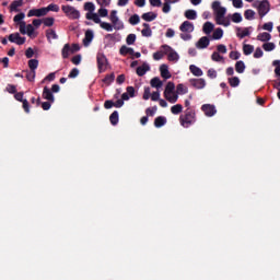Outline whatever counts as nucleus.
<instances>
[{
	"label": "nucleus",
	"mask_w": 280,
	"mask_h": 280,
	"mask_svg": "<svg viewBox=\"0 0 280 280\" xmlns=\"http://www.w3.org/2000/svg\"><path fill=\"white\" fill-rule=\"evenodd\" d=\"M156 16H159V14L154 12H147L141 15V19L147 21V23H152V21H155Z\"/></svg>",
	"instance_id": "16"
},
{
	"label": "nucleus",
	"mask_w": 280,
	"mask_h": 280,
	"mask_svg": "<svg viewBox=\"0 0 280 280\" xmlns=\"http://www.w3.org/2000/svg\"><path fill=\"white\" fill-rule=\"evenodd\" d=\"M224 36V31L222 28H217L212 34V40H220Z\"/></svg>",
	"instance_id": "37"
},
{
	"label": "nucleus",
	"mask_w": 280,
	"mask_h": 280,
	"mask_svg": "<svg viewBox=\"0 0 280 280\" xmlns=\"http://www.w3.org/2000/svg\"><path fill=\"white\" fill-rule=\"evenodd\" d=\"M113 106L115 108H121V106H124V100L120 98V100H117L116 102H113L110 100L105 101L104 108H106V110L113 108Z\"/></svg>",
	"instance_id": "9"
},
{
	"label": "nucleus",
	"mask_w": 280,
	"mask_h": 280,
	"mask_svg": "<svg viewBox=\"0 0 280 280\" xmlns=\"http://www.w3.org/2000/svg\"><path fill=\"white\" fill-rule=\"evenodd\" d=\"M244 16L247 21H253L255 19V11L248 9L244 12Z\"/></svg>",
	"instance_id": "47"
},
{
	"label": "nucleus",
	"mask_w": 280,
	"mask_h": 280,
	"mask_svg": "<svg viewBox=\"0 0 280 280\" xmlns=\"http://www.w3.org/2000/svg\"><path fill=\"white\" fill-rule=\"evenodd\" d=\"M23 73H25V78L26 80H28V82H34V80H36L35 70H26V71H23Z\"/></svg>",
	"instance_id": "32"
},
{
	"label": "nucleus",
	"mask_w": 280,
	"mask_h": 280,
	"mask_svg": "<svg viewBox=\"0 0 280 280\" xmlns=\"http://www.w3.org/2000/svg\"><path fill=\"white\" fill-rule=\"evenodd\" d=\"M23 5V0H14L10 4L11 12H19V8Z\"/></svg>",
	"instance_id": "30"
},
{
	"label": "nucleus",
	"mask_w": 280,
	"mask_h": 280,
	"mask_svg": "<svg viewBox=\"0 0 280 280\" xmlns=\"http://www.w3.org/2000/svg\"><path fill=\"white\" fill-rule=\"evenodd\" d=\"M179 122L183 128H189V126H194L196 124V109L187 108L185 114L179 117Z\"/></svg>",
	"instance_id": "2"
},
{
	"label": "nucleus",
	"mask_w": 280,
	"mask_h": 280,
	"mask_svg": "<svg viewBox=\"0 0 280 280\" xmlns=\"http://www.w3.org/2000/svg\"><path fill=\"white\" fill-rule=\"evenodd\" d=\"M270 12V2L268 0H262L258 5V14L261 19Z\"/></svg>",
	"instance_id": "5"
},
{
	"label": "nucleus",
	"mask_w": 280,
	"mask_h": 280,
	"mask_svg": "<svg viewBox=\"0 0 280 280\" xmlns=\"http://www.w3.org/2000/svg\"><path fill=\"white\" fill-rule=\"evenodd\" d=\"M120 56H135V49L128 46H121L119 49Z\"/></svg>",
	"instance_id": "18"
},
{
	"label": "nucleus",
	"mask_w": 280,
	"mask_h": 280,
	"mask_svg": "<svg viewBox=\"0 0 280 280\" xmlns=\"http://www.w3.org/2000/svg\"><path fill=\"white\" fill-rule=\"evenodd\" d=\"M236 30H237L236 36L238 38H246V36H250V31H249L250 28H248V27H245L243 30L237 27Z\"/></svg>",
	"instance_id": "23"
},
{
	"label": "nucleus",
	"mask_w": 280,
	"mask_h": 280,
	"mask_svg": "<svg viewBox=\"0 0 280 280\" xmlns=\"http://www.w3.org/2000/svg\"><path fill=\"white\" fill-rule=\"evenodd\" d=\"M100 26L102 27V30H105L106 32H113V25L110 23L101 22Z\"/></svg>",
	"instance_id": "48"
},
{
	"label": "nucleus",
	"mask_w": 280,
	"mask_h": 280,
	"mask_svg": "<svg viewBox=\"0 0 280 280\" xmlns=\"http://www.w3.org/2000/svg\"><path fill=\"white\" fill-rule=\"evenodd\" d=\"M72 65H80L82 62V56L81 55H75L71 59Z\"/></svg>",
	"instance_id": "59"
},
{
	"label": "nucleus",
	"mask_w": 280,
	"mask_h": 280,
	"mask_svg": "<svg viewBox=\"0 0 280 280\" xmlns=\"http://www.w3.org/2000/svg\"><path fill=\"white\" fill-rule=\"evenodd\" d=\"M103 82H104V84H107V86L110 85V84H113V82H115V73L112 72L110 74H107V75L103 79Z\"/></svg>",
	"instance_id": "40"
},
{
	"label": "nucleus",
	"mask_w": 280,
	"mask_h": 280,
	"mask_svg": "<svg viewBox=\"0 0 280 280\" xmlns=\"http://www.w3.org/2000/svg\"><path fill=\"white\" fill-rule=\"evenodd\" d=\"M46 38L49 43H51V38L52 40L58 39V34H56V31L49 28L46 31Z\"/></svg>",
	"instance_id": "31"
},
{
	"label": "nucleus",
	"mask_w": 280,
	"mask_h": 280,
	"mask_svg": "<svg viewBox=\"0 0 280 280\" xmlns=\"http://www.w3.org/2000/svg\"><path fill=\"white\" fill-rule=\"evenodd\" d=\"M184 16H186L188 21H196V19H198V13L196 12V10L189 9L185 11Z\"/></svg>",
	"instance_id": "21"
},
{
	"label": "nucleus",
	"mask_w": 280,
	"mask_h": 280,
	"mask_svg": "<svg viewBox=\"0 0 280 280\" xmlns=\"http://www.w3.org/2000/svg\"><path fill=\"white\" fill-rule=\"evenodd\" d=\"M160 72H161V77L164 80H170V78H172V73H170V69H168L167 65H162L160 67Z\"/></svg>",
	"instance_id": "15"
},
{
	"label": "nucleus",
	"mask_w": 280,
	"mask_h": 280,
	"mask_svg": "<svg viewBox=\"0 0 280 280\" xmlns=\"http://www.w3.org/2000/svg\"><path fill=\"white\" fill-rule=\"evenodd\" d=\"M150 84L152 89H161V86H163V81H161L160 78L154 77L153 79H151Z\"/></svg>",
	"instance_id": "29"
},
{
	"label": "nucleus",
	"mask_w": 280,
	"mask_h": 280,
	"mask_svg": "<svg viewBox=\"0 0 280 280\" xmlns=\"http://www.w3.org/2000/svg\"><path fill=\"white\" fill-rule=\"evenodd\" d=\"M179 30H180V32L191 34V32H194V30H195L194 23H191L189 21H184L180 24Z\"/></svg>",
	"instance_id": "11"
},
{
	"label": "nucleus",
	"mask_w": 280,
	"mask_h": 280,
	"mask_svg": "<svg viewBox=\"0 0 280 280\" xmlns=\"http://www.w3.org/2000/svg\"><path fill=\"white\" fill-rule=\"evenodd\" d=\"M215 26L213 25V23L211 22H206L202 26V32L203 34H206L207 36H209V34H211V32H213V28Z\"/></svg>",
	"instance_id": "25"
},
{
	"label": "nucleus",
	"mask_w": 280,
	"mask_h": 280,
	"mask_svg": "<svg viewBox=\"0 0 280 280\" xmlns=\"http://www.w3.org/2000/svg\"><path fill=\"white\" fill-rule=\"evenodd\" d=\"M43 97L44 100H47L51 104H54L55 102L54 92H51V90H49V88L47 86L44 88Z\"/></svg>",
	"instance_id": "13"
},
{
	"label": "nucleus",
	"mask_w": 280,
	"mask_h": 280,
	"mask_svg": "<svg viewBox=\"0 0 280 280\" xmlns=\"http://www.w3.org/2000/svg\"><path fill=\"white\" fill-rule=\"evenodd\" d=\"M84 10L88 11V14H93V12H95V4H93V2H85Z\"/></svg>",
	"instance_id": "43"
},
{
	"label": "nucleus",
	"mask_w": 280,
	"mask_h": 280,
	"mask_svg": "<svg viewBox=\"0 0 280 280\" xmlns=\"http://www.w3.org/2000/svg\"><path fill=\"white\" fill-rule=\"evenodd\" d=\"M150 71V66L148 63H143L142 66H139L136 70L137 75L140 78H143L144 73H148Z\"/></svg>",
	"instance_id": "17"
},
{
	"label": "nucleus",
	"mask_w": 280,
	"mask_h": 280,
	"mask_svg": "<svg viewBox=\"0 0 280 280\" xmlns=\"http://www.w3.org/2000/svg\"><path fill=\"white\" fill-rule=\"evenodd\" d=\"M235 71L236 73H244V71H246V65L244 63V61H236Z\"/></svg>",
	"instance_id": "33"
},
{
	"label": "nucleus",
	"mask_w": 280,
	"mask_h": 280,
	"mask_svg": "<svg viewBox=\"0 0 280 280\" xmlns=\"http://www.w3.org/2000/svg\"><path fill=\"white\" fill-rule=\"evenodd\" d=\"M8 40L10 43H15V45H25V37H21L20 33H12L9 35Z\"/></svg>",
	"instance_id": "7"
},
{
	"label": "nucleus",
	"mask_w": 280,
	"mask_h": 280,
	"mask_svg": "<svg viewBox=\"0 0 280 280\" xmlns=\"http://www.w3.org/2000/svg\"><path fill=\"white\" fill-rule=\"evenodd\" d=\"M112 23H113L115 30H118V31L124 30V23L120 22L119 19H118V21H114Z\"/></svg>",
	"instance_id": "61"
},
{
	"label": "nucleus",
	"mask_w": 280,
	"mask_h": 280,
	"mask_svg": "<svg viewBox=\"0 0 280 280\" xmlns=\"http://www.w3.org/2000/svg\"><path fill=\"white\" fill-rule=\"evenodd\" d=\"M109 121L112 126H117L119 124V112L114 110L109 116Z\"/></svg>",
	"instance_id": "27"
},
{
	"label": "nucleus",
	"mask_w": 280,
	"mask_h": 280,
	"mask_svg": "<svg viewBox=\"0 0 280 280\" xmlns=\"http://www.w3.org/2000/svg\"><path fill=\"white\" fill-rule=\"evenodd\" d=\"M189 71L190 73H192V75H196V78H201V75H203L202 69H200L196 65H190Z\"/></svg>",
	"instance_id": "19"
},
{
	"label": "nucleus",
	"mask_w": 280,
	"mask_h": 280,
	"mask_svg": "<svg viewBox=\"0 0 280 280\" xmlns=\"http://www.w3.org/2000/svg\"><path fill=\"white\" fill-rule=\"evenodd\" d=\"M46 10V14L49 12H60V7H58V4H49L48 7L45 8Z\"/></svg>",
	"instance_id": "42"
},
{
	"label": "nucleus",
	"mask_w": 280,
	"mask_h": 280,
	"mask_svg": "<svg viewBox=\"0 0 280 280\" xmlns=\"http://www.w3.org/2000/svg\"><path fill=\"white\" fill-rule=\"evenodd\" d=\"M167 124V118L164 116H159L154 119V126L155 128H163Z\"/></svg>",
	"instance_id": "20"
},
{
	"label": "nucleus",
	"mask_w": 280,
	"mask_h": 280,
	"mask_svg": "<svg viewBox=\"0 0 280 280\" xmlns=\"http://www.w3.org/2000/svg\"><path fill=\"white\" fill-rule=\"evenodd\" d=\"M156 110H158L156 106H154V107H148V108L145 109V115H147V117H154Z\"/></svg>",
	"instance_id": "49"
},
{
	"label": "nucleus",
	"mask_w": 280,
	"mask_h": 280,
	"mask_svg": "<svg viewBox=\"0 0 280 280\" xmlns=\"http://www.w3.org/2000/svg\"><path fill=\"white\" fill-rule=\"evenodd\" d=\"M78 75H80V70L78 68H73L68 74V78L73 79L78 78Z\"/></svg>",
	"instance_id": "57"
},
{
	"label": "nucleus",
	"mask_w": 280,
	"mask_h": 280,
	"mask_svg": "<svg viewBox=\"0 0 280 280\" xmlns=\"http://www.w3.org/2000/svg\"><path fill=\"white\" fill-rule=\"evenodd\" d=\"M93 38H94L93 31L92 30H88L85 32V37L83 38V45L85 47H89V45H91V43L93 42Z\"/></svg>",
	"instance_id": "14"
},
{
	"label": "nucleus",
	"mask_w": 280,
	"mask_h": 280,
	"mask_svg": "<svg viewBox=\"0 0 280 280\" xmlns=\"http://www.w3.org/2000/svg\"><path fill=\"white\" fill-rule=\"evenodd\" d=\"M171 113L173 115H180V113H183V105L182 104H176V105H173L171 107Z\"/></svg>",
	"instance_id": "39"
},
{
	"label": "nucleus",
	"mask_w": 280,
	"mask_h": 280,
	"mask_svg": "<svg viewBox=\"0 0 280 280\" xmlns=\"http://www.w3.org/2000/svg\"><path fill=\"white\" fill-rule=\"evenodd\" d=\"M212 10L215 12L217 25H223L229 27L231 25V20L224 18L226 15V8L220 5V1L212 2Z\"/></svg>",
	"instance_id": "1"
},
{
	"label": "nucleus",
	"mask_w": 280,
	"mask_h": 280,
	"mask_svg": "<svg viewBox=\"0 0 280 280\" xmlns=\"http://www.w3.org/2000/svg\"><path fill=\"white\" fill-rule=\"evenodd\" d=\"M70 54H71V45L65 44V46H63V48L61 50L62 58L63 59L69 58Z\"/></svg>",
	"instance_id": "34"
},
{
	"label": "nucleus",
	"mask_w": 280,
	"mask_h": 280,
	"mask_svg": "<svg viewBox=\"0 0 280 280\" xmlns=\"http://www.w3.org/2000/svg\"><path fill=\"white\" fill-rule=\"evenodd\" d=\"M130 25H139L141 23V18H139V14H133L129 18Z\"/></svg>",
	"instance_id": "41"
},
{
	"label": "nucleus",
	"mask_w": 280,
	"mask_h": 280,
	"mask_svg": "<svg viewBox=\"0 0 280 280\" xmlns=\"http://www.w3.org/2000/svg\"><path fill=\"white\" fill-rule=\"evenodd\" d=\"M272 66L276 67L275 73L280 78V60H273Z\"/></svg>",
	"instance_id": "51"
},
{
	"label": "nucleus",
	"mask_w": 280,
	"mask_h": 280,
	"mask_svg": "<svg viewBox=\"0 0 280 280\" xmlns=\"http://www.w3.org/2000/svg\"><path fill=\"white\" fill-rule=\"evenodd\" d=\"M55 19L54 18H45L43 23L46 27H51L55 23Z\"/></svg>",
	"instance_id": "50"
},
{
	"label": "nucleus",
	"mask_w": 280,
	"mask_h": 280,
	"mask_svg": "<svg viewBox=\"0 0 280 280\" xmlns=\"http://www.w3.org/2000/svg\"><path fill=\"white\" fill-rule=\"evenodd\" d=\"M270 38H272V35H270V33L264 32L257 35V40H260L261 43H268Z\"/></svg>",
	"instance_id": "28"
},
{
	"label": "nucleus",
	"mask_w": 280,
	"mask_h": 280,
	"mask_svg": "<svg viewBox=\"0 0 280 280\" xmlns=\"http://www.w3.org/2000/svg\"><path fill=\"white\" fill-rule=\"evenodd\" d=\"M61 10L71 21H78L80 19V12L72 5H62Z\"/></svg>",
	"instance_id": "4"
},
{
	"label": "nucleus",
	"mask_w": 280,
	"mask_h": 280,
	"mask_svg": "<svg viewBox=\"0 0 280 280\" xmlns=\"http://www.w3.org/2000/svg\"><path fill=\"white\" fill-rule=\"evenodd\" d=\"M137 40V35L129 34L126 38L127 45H132Z\"/></svg>",
	"instance_id": "54"
},
{
	"label": "nucleus",
	"mask_w": 280,
	"mask_h": 280,
	"mask_svg": "<svg viewBox=\"0 0 280 280\" xmlns=\"http://www.w3.org/2000/svg\"><path fill=\"white\" fill-rule=\"evenodd\" d=\"M217 54H226V46L224 44H220L217 46Z\"/></svg>",
	"instance_id": "62"
},
{
	"label": "nucleus",
	"mask_w": 280,
	"mask_h": 280,
	"mask_svg": "<svg viewBox=\"0 0 280 280\" xmlns=\"http://www.w3.org/2000/svg\"><path fill=\"white\" fill-rule=\"evenodd\" d=\"M25 19V13H19L13 18L14 23H21Z\"/></svg>",
	"instance_id": "60"
},
{
	"label": "nucleus",
	"mask_w": 280,
	"mask_h": 280,
	"mask_svg": "<svg viewBox=\"0 0 280 280\" xmlns=\"http://www.w3.org/2000/svg\"><path fill=\"white\" fill-rule=\"evenodd\" d=\"M190 86L197 90H202L207 86V81L205 79H189Z\"/></svg>",
	"instance_id": "8"
},
{
	"label": "nucleus",
	"mask_w": 280,
	"mask_h": 280,
	"mask_svg": "<svg viewBox=\"0 0 280 280\" xmlns=\"http://www.w3.org/2000/svg\"><path fill=\"white\" fill-rule=\"evenodd\" d=\"M175 89H176V85L174 84V82H168L165 86L164 95H172Z\"/></svg>",
	"instance_id": "35"
},
{
	"label": "nucleus",
	"mask_w": 280,
	"mask_h": 280,
	"mask_svg": "<svg viewBox=\"0 0 280 280\" xmlns=\"http://www.w3.org/2000/svg\"><path fill=\"white\" fill-rule=\"evenodd\" d=\"M96 62H97V69L98 73H104L108 69V58H106V55L104 52H98L96 55Z\"/></svg>",
	"instance_id": "3"
},
{
	"label": "nucleus",
	"mask_w": 280,
	"mask_h": 280,
	"mask_svg": "<svg viewBox=\"0 0 280 280\" xmlns=\"http://www.w3.org/2000/svg\"><path fill=\"white\" fill-rule=\"evenodd\" d=\"M207 75L211 80H215V78H218V72L215 71V69H209Z\"/></svg>",
	"instance_id": "58"
},
{
	"label": "nucleus",
	"mask_w": 280,
	"mask_h": 280,
	"mask_svg": "<svg viewBox=\"0 0 280 280\" xmlns=\"http://www.w3.org/2000/svg\"><path fill=\"white\" fill-rule=\"evenodd\" d=\"M28 67L31 71H36L38 69V60L37 59H30L28 60Z\"/></svg>",
	"instance_id": "46"
},
{
	"label": "nucleus",
	"mask_w": 280,
	"mask_h": 280,
	"mask_svg": "<svg viewBox=\"0 0 280 280\" xmlns=\"http://www.w3.org/2000/svg\"><path fill=\"white\" fill-rule=\"evenodd\" d=\"M164 97L170 102V104H176L178 102V94L176 92H172V94H164Z\"/></svg>",
	"instance_id": "24"
},
{
	"label": "nucleus",
	"mask_w": 280,
	"mask_h": 280,
	"mask_svg": "<svg viewBox=\"0 0 280 280\" xmlns=\"http://www.w3.org/2000/svg\"><path fill=\"white\" fill-rule=\"evenodd\" d=\"M232 22L233 23H242V14L241 13H233L232 14Z\"/></svg>",
	"instance_id": "55"
},
{
	"label": "nucleus",
	"mask_w": 280,
	"mask_h": 280,
	"mask_svg": "<svg viewBox=\"0 0 280 280\" xmlns=\"http://www.w3.org/2000/svg\"><path fill=\"white\" fill-rule=\"evenodd\" d=\"M143 30L141 31L142 36L145 38H150L152 36V28H150V24L143 23L142 24Z\"/></svg>",
	"instance_id": "22"
},
{
	"label": "nucleus",
	"mask_w": 280,
	"mask_h": 280,
	"mask_svg": "<svg viewBox=\"0 0 280 280\" xmlns=\"http://www.w3.org/2000/svg\"><path fill=\"white\" fill-rule=\"evenodd\" d=\"M27 16L28 18H32V16L40 18V16H47V13H46L45 8L32 9L28 11Z\"/></svg>",
	"instance_id": "12"
},
{
	"label": "nucleus",
	"mask_w": 280,
	"mask_h": 280,
	"mask_svg": "<svg viewBox=\"0 0 280 280\" xmlns=\"http://www.w3.org/2000/svg\"><path fill=\"white\" fill-rule=\"evenodd\" d=\"M176 91L179 95H186V93L189 92V89L187 86H185V84L183 83H179L177 84L176 86Z\"/></svg>",
	"instance_id": "36"
},
{
	"label": "nucleus",
	"mask_w": 280,
	"mask_h": 280,
	"mask_svg": "<svg viewBox=\"0 0 280 280\" xmlns=\"http://www.w3.org/2000/svg\"><path fill=\"white\" fill-rule=\"evenodd\" d=\"M8 93H11L12 95H15L16 93V85L8 84L7 85Z\"/></svg>",
	"instance_id": "63"
},
{
	"label": "nucleus",
	"mask_w": 280,
	"mask_h": 280,
	"mask_svg": "<svg viewBox=\"0 0 280 280\" xmlns=\"http://www.w3.org/2000/svg\"><path fill=\"white\" fill-rule=\"evenodd\" d=\"M168 60L170 62H176V60H178V52L176 51H172L168 54Z\"/></svg>",
	"instance_id": "53"
},
{
	"label": "nucleus",
	"mask_w": 280,
	"mask_h": 280,
	"mask_svg": "<svg viewBox=\"0 0 280 280\" xmlns=\"http://www.w3.org/2000/svg\"><path fill=\"white\" fill-rule=\"evenodd\" d=\"M202 113H205L206 117H213L217 113L218 109H215V105L211 104H203L201 106Z\"/></svg>",
	"instance_id": "6"
},
{
	"label": "nucleus",
	"mask_w": 280,
	"mask_h": 280,
	"mask_svg": "<svg viewBox=\"0 0 280 280\" xmlns=\"http://www.w3.org/2000/svg\"><path fill=\"white\" fill-rule=\"evenodd\" d=\"M229 84L233 89H235L236 86H240V78H237V77L229 78Z\"/></svg>",
	"instance_id": "44"
},
{
	"label": "nucleus",
	"mask_w": 280,
	"mask_h": 280,
	"mask_svg": "<svg viewBox=\"0 0 280 280\" xmlns=\"http://www.w3.org/2000/svg\"><path fill=\"white\" fill-rule=\"evenodd\" d=\"M85 19L88 21H93L96 24H101L102 23V20L100 19V15H97V13H86L85 14Z\"/></svg>",
	"instance_id": "26"
},
{
	"label": "nucleus",
	"mask_w": 280,
	"mask_h": 280,
	"mask_svg": "<svg viewBox=\"0 0 280 280\" xmlns=\"http://www.w3.org/2000/svg\"><path fill=\"white\" fill-rule=\"evenodd\" d=\"M262 57H264V50H261L259 47H257L254 52V58H262Z\"/></svg>",
	"instance_id": "64"
},
{
	"label": "nucleus",
	"mask_w": 280,
	"mask_h": 280,
	"mask_svg": "<svg viewBox=\"0 0 280 280\" xmlns=\"http://www.w3.org/2000/svg\"><path fill=\"white\" fill-rule=\"evenodd\" d=\"M211 43V39L207 36H202L199 38V40L196 43L197 49H207Z\"/></svg>",
	"instance_id": "10"
},
{
	"label": "nucleus",
	"mask_w": 280,
	"mask_h": 280,
	"mask_svg": "<svg viewBox=\"0 0 280 280\" xmlns=\"http://www.w3.org/2000/svg\"><path fill=\"white\" fill-rule=\"evenodd\" d=\"M150 97H152V92L150 88H144L142 100H150Z\"/></svg>",
	"instance_id": "56"
},
{
	"label": "nucleus",
	"mask_w": 280,
	"mask_h": 280,
	"mask_svg": "<svg viewBox=\"0 0 280 280\" xmlns=\"http://www.w3.org/2000/svg\"><path fill=\"white\" fill-rule=\"evenodd\" d=\"M211 60H213V62H222V60H224V57H222L220 52L214 51L211 55Z\"/></svg>",
	"instance_id": "45"
},
{
	"label": "nucleus",
	"mask_w": 280,
	"mask_h": 280,
	"mask_svg": "<svg viewBox=\"0 0 280 280\" xmlns=\"http://www.w3.org/2000/svg\"><path fill=\"white\" fill-rule=\"evenodd\" d=\"M253 51H255V46H253L250 44H245L243 46V52L245 56H250V54H253Z\"/></svg>",
	"instance_id": "38"
},
{
	"label": "nucleus",
	"mask_w": 280,
	"mask_h": 280,
	"mask_svg": "<svg viewBox=\"0 0 280 280\" xmlns=\"http://www.w3.org/2000/svg\"><path fill=\"white\" fill-rule=\"evenodd\" d=\"M262 49H264L265 51H273V49H275V43H265V44L262 45Z\"/></svg>",
	"instance_id": "52"
}]
</instances>
